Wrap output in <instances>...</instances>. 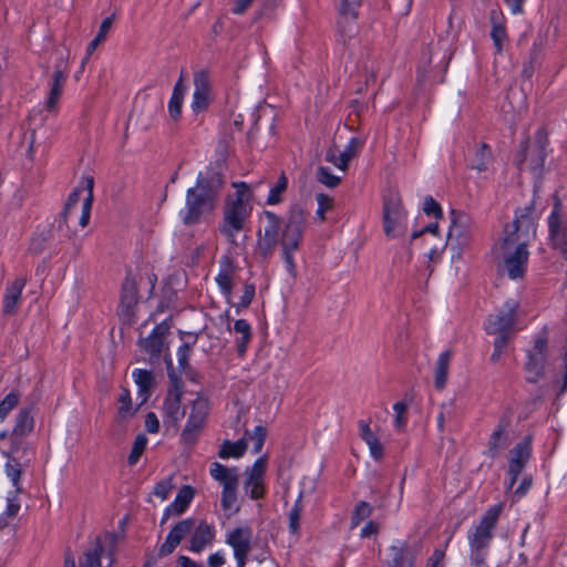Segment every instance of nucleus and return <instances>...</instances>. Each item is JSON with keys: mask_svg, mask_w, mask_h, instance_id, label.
Wrapping results in <instances>:
<instances>
[{"mask_svg": "<svg viewBox=\"0 0 567 567\" xmlns=\"http://www.w3.org/2000/svg\"><path fill=\"white\" fill-rule=\"evenodd\" d=\"M264 216L267 225L265 226L264 237L258 240V250L264 258H267L272 254L275 247L280 244L286 269L295 278L297 266L293 252L299 250L302 243L307 227L306 210L300 204H292L285 218H280L270 210H265Z\"/></svg>", "mask_w": 567, "mask_h": 567, "instance_id": "nucleus-1", "label": "nucleus"}, {"mask_svg": "<svg viewBox=\"0 0 567 567\" xmlns=\"http://www.w3.org/2000/svg\"><path fill=\"white\" fill-rule=\"evenodd\" d=\"M226 181L219 165H208L198 173L196 184L186 190L185 208L181 218L185 226H194L216 209Z\"/></svg>", "mask_w": 567, "mask_h": 567, "instance_id": "nucleus-2", "label": "nucleus"}, {"mask_svg": "<svg viewBox=\"0 0 567 567\" xmlns=\"http://www.w3.org/2000/svg\"><path fill=\"white\" fill-rule=\"evenodd\" d=\"M233 187L236 188V192L234 196H227L225 199L220 233L229 240L235 241L237 234L244 230L245 221L250 215L251 192L245 182H234Z\"/></svg>", "mask_w": 567, "mask_h": 567, "instance_id": "nucleus-3", "label": "nucleus"}, {"mask_svg": "<svg viewBox=\"0 0 567 567\" xmlns=\"http://www.w3.org/2000/svg\"><path fill=\"white\" fill-rule=\"evenodd\" d=\"M501 511V505L489 507L467 535L470 559L474 567H482L485 564Z\"/></svg>", "mask_w": 567, "mask_h": 567, "instance_id": "nucleus-4", "label": "nucleus"}, {"mask_svg": "<svg viewBox=\"0 0 567 567\" xmlns=\"http://www.w3.org/2000/svg\"><path fill=\"white\" fill-rule=\"evenodd\" d=\"M548 145L547 134L544 130H539L535 135L533 146H529L528 140L520 143L514 164L519 171L524 169V165L528 162L529 169L536 175L542 176L547 156L546 147Z\"/></svg>", "mask_w": 567, "mask_h": 567, "instance_id": "nucleus-5", "label": "nucleus"}, {"mask_svg": "<svg viewBox=\"0 0 567 567\" xmlns=\"http://www.w3.org/2000/svg\"><path fill=\"white\" fill-rule=\"evenodd\" d=\"M383 231L390 239L402 237L408 230V214L396 194L385 196L383 199Z\"/></svg>", "mask_w": 567, "mask_h": 567, "instance_id": "nucleus-6", "label": "nucleus"}, {"mask_svg": "<svg viewBox=\"0 0 567 567\" xmlns=\"http://www.w3.org/2000/svg\"><path fill=\"white\" fill-rule=\"evenodd\" d=\"M209 411L208 400L198 395L193 402L185 427L181 433V443L186 446H194L206 423Z\"/></svg>", "mask_w": 567, "mask_h": 567, "instance_id": "nucleus-7", "label": "nucleus"}, {"mask_svg": "<svg viewBox=\"0 0 567 567\" xmlns=\"http://www.w3.org/2000/svg\"><path fill=\"white\" fill-rule=\"evenodd\" d=\"M503 250V269L507 276L513 279H522L525 276L528 265L529 251L525 241H518L513 246L504 247L501 244Z\"/></svg>", "mask_w": 567, "mask_h": 567, "instance_id": "nucleus-8", "label": "nucleus"}, {"mask_svg": "<svg viewBox=\"0 0 567 567\" xmlns=\"http://www.w3.org/2000/svg\"><path fill=\"white\" fill-rule=\"evenodd\" d=\"M138 303L137 282L132 270L126 271L125 279L122 284L121 299L118 305V316L127 324H131L135 318V308Z\"/></svg>", "mask_w": 567, "mask_h": 567, "instance_id": "nucleus-9", "label": "nucleus"}, {"mask_svg": "<svg viewBox=\"0 0 567 567\" xmlns=\"http://www.w3.org/2000/svg\"><path fill=\"white\" fill-rule=\"evenodd\" d=\"M451 225L447 233V244L456 243L462 248L470 244L472 238L473 221L470 215L464 212L452 209L450 212Z\"/></svg>", "mask_w": 567, "mask_h": 567, "instance_id": "nucleus-10", "label": "nucleus"}, {"mask_svg": "<svg viewBox=\"0 0 567 567\" xmlns=\"http://www.w3.org/2000/svg\"><path fill=\"white\" fill-rule=\"evenodd\" d=\"M171 323L167 320L156 324L148 337L141 338L138 346L150 354V362L155 363L159 358L165 346V338L169 333Z\"/></svg>", "mask_w": 567, "mask_h": 567, "instance_id": "nucleus-11", "label": "nucleus"}, {"mask_svg": "<svg viewBox=\"0 0 567 567\" xmlns=\"http://www.w3.org/2000/svg\"><path fill=\"white\" fill-rule=\"evenodd\" d=\"M511 458H509V465H508V474H509V481H508V488H512L517 478L518 475L522 473L524 467L526 466L527 462L530 458L532 455V436L527 435L523 439L522 442L517 443L509 452Z\"/></svg>", "mask_w": 567, "mask_h": 567, "instance_id": "nucleus-12", "label": "nucleus"}, {"mask_svg": "<svg viewBox=\"0 0 567 567\" xmlns=\"http://www.w3.org/2000/svg\"><path fill=\"white\" fill-rule=\"evenodd\" d=\"M517 308L518 303L515 300L506 301L503 309L488 317L486 324L487 333H509L516 321Z\"/></svg>", "mask_w": 567, "mask_h": 567, "instance_id": "nucleus-13", "label": "nucleus"}, {"mask_svg": "<svg viewBox=\"0 0 567 567\" xmlns=\"http://www.w3.org/2000/svg\"><path fill=\"white\" fill-rule=\"evenodd\" d=\"M546 349L547 341L539 338L528 352L527 361L524 365L527 382L536 383L543 377L546 363Z\"/></svg>", "mask_w": 567, "mask_h": 567, "instance_id": "nucleus-14", "label": "nucleus"}, {"mask_svg": "<svg viewBox=\"0 0 567 567\" xmlns=\"http://www.w3.org/2000/svg\"><path fill=\"white\" fill-rule=\"evenodd\" d=\"M534 212V206L530 204L524 208H518L515 212V218L511 224H507L504 228V237H503V246H513L515 245L519 236V230L522 227L526 229L533 226V219L530 217Z\"/></svg>", "mask_w": 567, "mask_h": 567, "instance_id": "nucleus-15", "label": "nucleus"}, {"mask_svg": "<svg viewBox=\"0 0 567 567\" xmlns=\"http://www.w3.org/2000/svg\"><path fill=\"white\" fill-rule=\"evenodd\" d=\"M195 527L194 518H185L177 522L168 535L166 536L165 542L158 548V557H165L171 555L176 547L181 544V542L192 533Z\"/></svg>", "mask_w": 567, "mask_h": 567, "instance_id": "nucleus-16", "label": "nucleus"}, {"mask_svg": "<svg viewBox=\"0 0 567 567\" xmlns=\"http://www.w3.org/2000/svg\"><path fill=\"white\" fill-rule=\"evenodd\" d=\"M183 393V380H175L174 384H169L166 398L163 403V410L166 416L169 417L175 424H177L185 414V411L182 409Z\"/></svg>", "mask_w": 567, "mask_h": 567, "instance_id": "nucleus-17", "label": "nucleus"}, {"mask_svg": "<svg viewBox=\"0 0 567 567\" xmlns=\"http://www.w3.org/2000/svg\"><path fill=\"white\" fill-rule=\"evenodd\" d=\"M194 94L192 110L195 113L205 111L210 103V81L206 70H200L194 74Z\"/></svg>", "mask_w": 567, "mask_h": 567, "instance_id": "nucleus-18", "label": "nucleus"}, {"mask_svg": "<svg viewBox=\"0 0 567 567\" xmlns=\"http://www.w3.org/2000/svg\"><path fill=\"white\" fill-rule=\"evenodd\" d=\"M236 274V265L231 257L224 255L219 260V271L216 282L228 302L233 295V279Z\"/></svg>", "mask_w": 567, "mask_h": 567, "instance_id": "nucleus-19", "label": "nucleus"}, {"mask_svg": "<svg viewBox=\"0 0 567 567\" xmlns=\"http://www.w3.org/2000/svg\"><path fill=\"white\" fill-rule=\"evenodd\" d=\"M509 424V419L505 415L502 416L496 429L491 434L486 452L491 458L497 457L498 454L508 446L509 441L506 431Z\"/></svg>", "mask_w": 567, "mask_h": 567, "instance_id": "nucleus-20", "label": "nucleus"}, {"mask_svg": "<svg viewBox=\"0 0 567 567\" xmlns=\"http://www.w3.org/2000/svg\"><path fill=\"white\" fill-rule=\"evenodd\" d=\"M27 284V278L18 277L6 287L3 296L2 312L4 316H13L17 312L18 305L21 300L22 290Z\"/></svg>", "mask_w": 567, "mask_h": 567, "instance_id": "nucleus-21", "label": "nucleus"}, {"mask_svg": "<svg viewBox=\"0 0 567 567\" xmlns=\"http://www.w3.org/2000/svg\"><path fill=\"white\" fill-rule=\"evenodd\" d=\"M195 491L189 485H184L177 492V495L172 504H169L163 514L161 525H163L172 515H182L188 508L193 501Z\"/></svg>", "mask_w": 567, "mask_h": 567, "instance_id": "nucleus-22", "label": "nucleus"}, {"mask_svg": "<svg viewBox=\"0 0 567 567\" xmlns=\"http://www.w3.org/2000/svg\"><path fill=\"white\" fill-rule=\"evenodd\" d=\"M215 538V528L213 525L202 520L192 530L189 539V550L200 553L206 546L210 545Z\"/></svg>", "mask_w": 567, "mask_h": 567, "instance_id": "nucleus-23", "label": "nucleus"}, {"mask_svg": "<svg viewBox=\"0 0 567 567\" xmlns=\"http://www.w3.org/2000/svg\"><path fill=\"white\" fill-rule=\"evenodd\" d=\"M2 454L4 456H13V458L25 466H30L35 458L34 446L25 439H10V449Z\"/></svg>", "mask_w": 567, "mask_h": 567, "instance_id": "nucleus-24", "label": "nucleus"}, {"mask_svg": "<svg viewBox=\"0 0 567 567\" xmlns=\"http://www.w3.org/2000/svg\"><path fill=\"white\" fill-rule=\"evenodd\" d=\"M252 529L249 526H238L226 535V544L235 551L251 550Z\"/></svg>", "mask_w": 567, "mask_h": 567, "instance_id": "nucleus-25", "label": "nucleus"}, {"mask_svg": "<svg viewBox=\"0 0 567 567\" xmlns=\"http://www.w3.org/2000/svg\"><path fill=\"white\" fill-rule=\"evenodd\" d=\"M390 550L392 558L388 561V567H414L416 553L408 543L393 545Z\"/></svg>", "mask_w": 567, "mask_h": 567, "instance_id": "nucleus-26", "label": "nucleus"}, {"mask_svg": "<svg viewBox=\"0 0 567 567\" xmlns=\"http://www.w3.org/2000/svg\"><path fill=\"white\" fill-rule=\"evenodd\" d=\"M104 553V545L101 536H95L84 549L79 560V567H102L101 557Z\"/></svg>", "mask_w": 567, "mask_h": 567, "instance_id": "nucleus-27", "label": "nucleus"}, {"mask_svg": "<svg viewBox=\"0 0 567 567\" xmlns=\"http://www.w3.org/2000/svg\"><path fill=\"white\" fill-rule=\"evenodd\" d=\"M210 476L223 485V488L238 486L239 475L237 467H227L214 462L209 470Z\"/></svg>", "mask_w": 567, "mask_h": 567, "instance_id": "nucleus-28", "label": "nucleus"}, {"mask_svg": "<svg viewBox=\"0 0 567 567\" xmlns=\"http://www.w3.org/2000/svg\"><path fill=\"white\" fill-rule=\"evenodd\" d=\"M132 377L138 388L137 394L142 399L141 404H144L150 399L155 385L154 374L150 370L135 369Z\"/></svg>", "mask_w": 567, "mask_h": 567, "instance_id": "nucleus-29", "label": "nucleus"}, {"mask_svg": "<svg viewBox=\"0 0 567 567\" xmlns=\"http://www.w3.org/2000/svg\"><path fill=\"white\" fill-rule=\"evenodd\" d=\"M34 429V419L29 409H22L16 416L10 439H25Z\"/></svg>", "mask_w": 567, "mask_h": 567, "instance_id": "nucleus-30", "label": "nucleus"}, {"mask_svg": "<svg viewBox=\"0 0 567 567\" xmlns=\"http://www.w3.org/2000/svg\"><path fill=\"white\" fill-rule=\"evenodd\" d=\"M234 331L240 336L235 341L237 354L244 358L252 338L251 326L247 320L238 319L234 323Z\"/></svg>", "mask_w": 567, "mask_h": 567, "instance_id": "nucleus-31", "label": "nucleus"}, {"mask_svg": "<svg viewBox=\"0 0 567 567\" xmlns=\"http://www.w3.org/2000/svg\"><path fill=\"white\" fill-rule=\"evenodd\" d=\"M360 6L361 0H339V27L343 33H347L346 24L348 22H354L358 19V9Z\"/></svg>", "mask_w": 567, "mask_h": 567, "instance_id": "nucleus-32", "label": "nucleus"}, {"mask_svg": "<svg viewBox=\"0 0 567 567\" xmlns=\"http://www.w3.org/2000/svg\"><path fill=\"white\" fill-rule=\"evenodd\" d=\"M181 336H188V337L194 338L193 342H184L177 349L178 368L182 372H184L186 375H188V372H194V369L190 367L188 361H189V357H190L193 347L197 341L198 334L181 331Z\"/></svg>", "mask_w": 567, "mask_h": 567, "instance_id": "nucleus-33", "label": "nucleus"}, {"mask_svg": "<svg viewBox=\"0 0 567 567\" xmlns=\"http://www.w3.org/2000/svg\"><path fill=\"white\" fill-rule=\"evenodd\" d=\"M452 355L451 350H446L439 355L434 377V385L437 390L445 388Z\"/></svg>", "mask_w": 567, "mask_h": 567, "instance_id": "nucleus-34", "label": "nucleus"}, {"mask_svg": "<svg viewBox=\"0 0 567 567\" xmlns=\"http://www.w3.org/2000/svg\"><path fill=\"white\" fill-rule=\"evenodd\" d=\"M489 18L492 21L491 38L494 42L496 52L501 53L503 50V43L507 39L506 28L499 20L501 14L496 10H492L489 12Z\"/></svg>", "mask_w": 567, "mask_h": 567, "instance_id": "nucleus-35", "label": "nucleus"}, {"mask_svg": "<svg viewBox=\"0 0 567 567\" xmlns=\"http://www.w3.org/2000/svg\"><path fill=\"white\" fill-rule=\"evenodd\" d=\"M66 79H62V75L58 73L56 76H52V82L49 91V95L45 100V110L50 113H56L58 102L62 95Z\"/></svg>", "mask_w": 567, "mask_h": 567, "instance_id": "nucleus-36", "label": "nucleus"}, {"mask_svg": "<svg viewBox=\"0 0 567 567\" xmlns=\"http://www.w3.org/2000/svg\"><path fill=\"white\" fill-rule=\"evenodd\" d=\"M247 450V441L245 437L237 440L236 442H230L229 440L224 441L218 452V456L220 458H229V457H241Z\"/></svg>", "mask_w": 567, "mask_h": 567, "instance_id": "nucleus-37", "label": "nucleus"}, {"mask_svg": "<svg viewBox=\"0 0 567 567\" xmlns=\"http://www.w3.org/2000/svg\"><path fill=\"white\" fill-rule=\"evenodd\" d=\"M84 189L87 192V196L85 197L82 205V215L80 217V225L85 227L90 220V213L93 203V187H94V178L93 176H85L83 178Z\"/></svg>", "mask_w": 567, "mask_h": 567, "instance_id": "nucleus-38", "label": "nucleus"}, {"mask_svg": "<svg viewBox=\"0 0 567 567\" xmlns=\"http://www.w3.org/2000/svg\"><path fill=\"white\" fill-rule=\"evenodd\" d=\"M6 457H7V463L4 466L6 474L10 478L14 489H17L18 492H21L22 491V487L20 484L21 474H22L23 468H27L28 466L22 465L19 461L13 458V456H6Z\"/></svg>", "mask_w": 567, "mask_h": 567, "instance_id": "nucleus-39", "label": "nucleus"}, {"mask_svg": "<svg viewBox=\"0 0 567 567\" xmlns=\"http://www.w3.org/2000/svg\"><path fill=\"white\" fill-rule=\"evenodd\" d=\"M492 151L491 147L486 143H481L475 152V157L471 164L472 169H476L477 172H485L492 162Z\"/></svg>", "mask_w": 567, "mask_h": 567, "instance_id": "nucleus-40", "label": "nucleus"}, {"mask_svg": "<svg viewBox=\"0 0 567 567\" xmlns=\"http://www.w3.org/2000/svg\"><path fill=\"white\" fill-rule=\"evenodd\" d=\"M288 188V178L281 173L275 185L270 188L266 199L267 205H278L284 200V194Z\"/></svg>", "mask_w": 567, "mask_h": 567, "instance_id": "nucleus-41", "label": "nucleus"}, {"mask_svg": "<svg viewBox=\"0 0 567 567\" xmlns=\"http://www.w3.org/2000/svg\"><path fill=\"white\" fill-rule=\"evenodd\" d=\"M361 146V141L357 137H352L344 150L339 154V164H337V167L342 171L347 169L349 162L357 155Z\"/></svg>", "mask_w": 567, "mask_h": 567, "instance_id": "nucleus-42", "label": "nucleus"}, {"mask_svg": "<svg viewBox=\"0 0 567 567\" xmlns=\"http://www.w3.org/2000/svg\"><path fill=\"white\" fill-rule=\"evenodd\" d=\"M372 513L373 507L368 502H358L351 515V528L359 526L360 523L369 518Z\"/></svg>", "mask_w": 567, "mask_h": 567, "instance_id": "nucleus-43", "label": "nucleus"}, {"mask_svg": "<svg viewBox=\"0 0 567 567\" xmlns=\"http://www.w3.org/2000/svg\"><path fill=\"white\" fill-rule=\"evenodd\" d=\"M301 498L302 495L300 494L289 512V530L291 534H297L300 528V517L303 509Z\"/></svg>", "mask_w": 567, "mask_h": 567, "instance_id": "nucleus-44", "label": "nucleus"}, {"mask_svg": "<svg viewBox=\"0 0 567 567\" xmlns=\"http://www.w3.org/2000/svg\"><path fill=\"white\" fill-rule=\"evenodd\" d=\"M147 437L144 435V434H138L134 442H133V446H132V451L127 457V463L128 465H135L140 457L142 456V454L144 453L145 449H146V445H147Z\"/></svg>", "mask_w": 567, "mask_h": 567, "instance_id": "nucleus-45", "label": "nucleus"}, {"mask_svg": "<svg viewBox=\"0 0 567 567\" xmlns=\"http://www.w3.org/2000/svg\"><path fill=\"white\" fill-rule=\"evenodd\" d=\"M560 203L557 202L551 214L548 217V236L551 241H555L560 234L561 219L558 208Z\"/></svg>", "mask_w": 567, "mask_h": 567, "instance_id": "nucleus-46", "label": "nucleus"}, {"mask_svg": "<svg viewBox=\"0 0 567 567\" xmlns=\"http://www.w3.org/2000/svg\"><path fill=\"white\" fill-rule=\"evenodd\" d=\"M255 293V285L250 282H245L244 293L241 295L239 302L231 305L234 308H236L237 313H239L244 309H247L250 306L251 301L254 300Z\"/></svg>", "mask_w": 567, "mask_h": 567, "instance_id": "nucleus-47", "label": "nucleus"}, {"mask_svg": "<svg viewBox=\"0 0 567 567\" xmlns=\"http://www.w3.org/2000/svg\"><path fill=\"white\" fill-rule=\"evenodd\" d=\"M120 406H118V415L123 419L127 416H132L135 414L136 409L132 410V399L131 393L127 389L123 388L122 392L117 399Z\"/></svg>", "mask_w": 567, "mask_h": 567, "instance_id": "nucleus-48", "label": "nucleus"}, {"mask_svg": "<svg viewBox=\"0 0 567 567\" xmlns=\"http://www.w3.org/2000/svg\"><path fill=\"white\" fill-rule=\"evenodd\" d=\"M245 435L249 436V439L254 442L252 452L257 454L262 450L265 444L267 437V429L264 425H257L251 434L248 430H246Z\"/></svg>", "mask_w": 567, "mask_h": 567, "instance_id": "nucleus-49", "label": "nucleus"}, {"mask_svg": "<svg viewBox=\"0 0 567 567\" xmlns=\"http://www.w3.org/2000/svg\"><path fill=\"white\" fill-rule=\"evenodd\" d=\"M20 394L17 391H12L6 395L0 402V422H2L8 414L18 405Z\"/></svg>", "mask_w": 567, "mask_h": 567, "instance_id": "nucleus-50", "label": "nucleus"}, {"mask_svg": "<svg viewBox=\"0 0 567 567\" xmlns=\"http://www.w3.org/2000/svg\"><path fill=\"white\" fill-rule=\"evenodd\" d=\"M267 460L261 456L255 461L252 466L247 471V480L246 481H264V476L266 473Z\"/></svg>", "mask_w": 567, "mask_h": 567, "instance_id": "nucleus-51", "label": "nucleus"}, {"mask_svg": "<svg viewBox=\"0 0 567 567\" xmlns=\"http://www.w3.org/2000/svg\"><path fill=\"white\" fill-rule=\"evenodd\" d=\"M244 489L251 499H261L265 496L264 481H246Z\"/></svg>", "mask_w": 567, "mask_h": 567, "instance_id": "nucleus-52", "label": "nucleus"}, {"mask_svg": "<svg viewBox=\"0 0 567 567\" xmlns=\"http://www.w3.org/2000/svg\"><path fill=\"white\" fill-rule=\"evenodd\" d=\"M316 199L318 203V209L316 212L317 217L320 221L326 219L324 214L330 210L333 206V199L323 193H319L316 195Z\"/></svg>", "mask_w": 567, "mask_h": 567, "instance_id": "nucleus-53", "label": "nucleus"}, {"mask_svg": "<svg viewBox=\"0 0 567 567\" xmlns=\"http://www.w3.org/2000/svg\"><path fill=\"white\" fill-rule=\"evenodd\" d=\"M236 501H237V486L223 488L221 501H220L223 509H225V511L233 509Z\"/></svg>", "mask_w": 567, "mask_h": 567, "instance_id": "nucleus-54", "label": "nucleus"}, {"mask_svg": "<svg viewBox=\"0 0 567 567\" xmlns=\"http://www.w3.org/2000/svg\"><path fill=\"white\" fill-rule=\"evenodd\" d=\"M19 493L20 492L17 489H13L12 492H9L7 496V507L3 513L11 518H14L20 509V502L18 498Z\"/></svg>", "mask_w": 567, "mask_h": 567, "instance_id": "nucleus-55", "label": "nucleus"}, {"mask_svg": "<svg viewBox=\"0 0 567 567\" xmlns=\"http://www.w3.org/2000/svg\"><path fill=\"white\" fill-rule=\"evenodd\" d=\"M423 212L427 216H433L436 219H441L443 217V210L441 205L432 196H427L424 199Z\"/></svg>", "mask_w": 567, "mask_h": 567, "instance_id": "nucleus-56", "label": "nucleus"}, {"mask_svg": "<svg viewBox=\"0 0 567 567\" xmlns=\"http://www.w3.org/2000/svg\"><path fill=\"white\" fill-rule=\"evenodd\" d=\"M318 181L328 187H336L340 183V178L334 176L328 167L318 168Z\"/></svg>", "mask_w": 567, "mask_h": 567, "instance_id": "nucleus-57", "label": "nucleus"}, {"mask_svg": "<svg viewBox=\"0 0 567 567\" xmlns=\"http://www.w3.org/2000/svg\"><path fill=\"white\" fill-rule=\"evenodd\" d=\"M393 410L395 412L394 425L398 430H401L406 424L405 413L408 410V404L404 402H396L393 405Z\"/></svg>", "mask_w": 567, "mask_h": 567, "instance_id": "nucleus-58", "label": "nucleus"}, {"mask_svg": "<svg viewBox=\"0 0 567 567\" xmlns=\"http://www.w3.org/2000/svg\"><path fill=\"white\" fill-rule=\"evenodd\" d=\"M172 488H173L172 478L168 477V478L157 482L154 486L153 493L161 499H166L168 497V494Z\"/></svg>", "mask_w": 567, "mask_h": 567, "instance_id": "nucleus-59", "label": "nucleus"}, {"mask_svg": "<svg viewBox=\"0 0 567 567\" xmlns=\"http://www.w3.org/2000/svg\"><path fill=\"white\" fill-rule=\"evenodd\" d=\"M182 104H183V97L179 96H171V100L168 102V112L173 120H178L182 113Z\"/></svg>", "mask_w": 567, "mask_h": 567, "instance_id": "nucleus-60", "label": "nucleus"}, {"mask_svg": "<svg viewBox=\"0 0 567 567\" xmlns=\"http://www.w3.org/2000/svg\"><path fill=\"white\" fill-rule=\"evenodd\" d=\"M360 436L368 444L378 439L371 431L368 422L359 421Z\"/></svg>", "mask_w": 567, "mask_h": 567, "instance_id": "nucleus-61", "label": "nucleus"}, {"mask_svg": "<svg viewBox=\"0 0 567 567\" xmlns=\"http://www.w3.org/2000/svg\"><path fill=\"white\" fill-rule=\"evenodd\" d=\"M145 429L150 433L159 431V421L154 412H148L145 416Z\"/></svg>", "mask_w": 567, "mask_h": 567, "instance_id": "nucleus-62", "label": "nucleus"}, {"mask_svg": "<svg viewBox=\"0 0 567 567\" xmlns=\"http://www.w3.org/2000/svg\"><path fill=\"white\" fill-rule=\"evenodd\" d=\"M368 446L370 449L371 456L374 460H381L383 456V446L380 443L379 439H375L371 443H368Z\"/></svg>", "mask_w": 567, "mask_h": 567, "instance_id": "nucleus-63", "label": "nucleus"}, {"mask_svg": "<svg viewBox=\"0 0 567 567\" xmlns=\"http://www.w3.org/2000/svg\"><path fill=\"white\" fill-rule=\"evenodd\" d=\"M176 565V567H203L200 564L184 555L177 557Z\"/></svg>", "mask_w": 567, "mask_h": 567, "instance_id": "nucleus-64", "label": "nucleus"}]
</instances>
